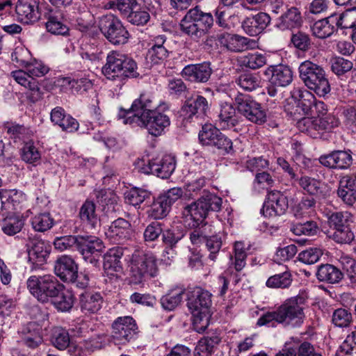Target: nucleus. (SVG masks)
I'll return each mask as SVG.
<instances>
[{
  "label": "nucleus",
  "mask_w": 356,
  "mask_h": 356,
  "mask_svg": "<svg viewBox=\"0 0 356 356\" xmlns=\"http://www.w3.org/2000/svg\"><path fill=\"white\" fill-rule=\"evenodd\" d=\"M292 281L293 278L291 272L286 270L284 272L268 277L266 285L271 289H287L291 285Z\"/></svg>",
  "instance_id": "3c124183"
},
{
  "label": "nucleus",
  "mask_w": 356,
  "mask_h": 356,
  "mask_svg": "<svg viewBox=\"0 0 356 356\" xmlns=\"http://www.w3.org/2000/svg\"><path fill=\"white\" fill-rule=\"evenodd\" d=\"M337 195L348 206L356 202V175H347L341 178Z\"/></svg>",
  "instance_id": "2f4dec72"
},
{
  "label": "nucleus",
  "mask_w": 356,
  "mask_h": 356,
  "mask_svg": "<svg viewBox=\"0 0 356 356\" xmlns=\"http://www.w3.org/2000/svg\"><path fill=\"white\" fill-rule=\"evenodd\" d=\"M323 254L320 248H309L301 251L298 256V261L308 265L314 264L319 261Z\"/></svg>",
  "instance_id": "774afa93"
},
{
  "label": "nucleus",
  "mask_w": 356,
  "mask_h": 356,
  "mask_svg": "<svg viewBox=\"0 0 356 356\" xmlns=\"http://www.w3.org/2000/svg\"><path fill=\"white\" fill-rule=\"evenodd\" d=\"M211 296L200 287H195L188 294L187 305L192 314L193 328L197 332H204L209 324Z\"/></svg>",
  "instance_id": "7ed1b4c3"
},
{
  "label": "nucleus",
  "mask_w": 356,
  "mask_h": 356,
  "mask_svg": "<svg viewBox=\"0 0 356 356\" xmlns=\"http://www.w3.org/2000/svg\"><path fill=\"white\" fill-rule=\"evenodd\" d=\"M220 341V339L218 336L203 337L198 341L193 356H211L214 347Z\"/></svg>",
  "instance_id": "de8ad7c7"
},
{
  "label": "nucleus",
  "mask_w": 356,
  "mask_h": 356,
  "mask_svg": "<svg viewBox=\"0 0 356 356\" xmlns=\"http://www.w3.org/2000/svg\"><path fill=\"white\" fill-rule=\"evenodd\" d=\"M274 184L275 180L270 173L264 171L257 172L252 182V191L256 193H261L273 187Z\"/></svg>",
  "instance_id": "864d4df0"
},
{
  "label": "nucleus",
  "mask_w": 356,
  "mask_h": 356,
  "mask_svg": "<svg viewBox=\"0 0 356 356\" xmlns=\"http://www.w3.org/2000/svg\"><path fill=\"white\" fill-rule=\"evenodd\" d=\"M198 139L202 145L216 148L224 155H233L235 152L232 140L211 124L202 125Z\"/></svg>",
  "instance_id": "9d476101"
},
{
  "label": "nucleus",
  "mask_w": 356,
  "mask_h": 356,
  "mask_svg": "<svg viewBox=\"0 0 356 356\" xmlns=\"http://www.w3.org/2000/svg\"><path fill=\"white\" fill-rule=\"evenodd\" d=\"M292 97L297 102V107L304 115H313V106L315 103L314 95L305 88H295L292 91Z\"/></svg>",
  "instance_id": "58836bf2"
},
{
  "label": "nucleus",
  "mask_w": 356,
  "mask_h": 356,
  "mask_svg": "<svg viewBox=\"0 0 356 356\" xmlns=\"http://www.w3.org/2000/svg\"><path fill=\"white\" fill-rule=\"evenodd\" d=\"M213 24V17L209 13H204L198 7L190 9L179 23L182 35L199 42L209 33Z\"/></svg>",
  "instance_id": "39448f33"
},
{
  "label": "nucleus",
  "mask_w": 356,
  "mask_h": 356,
  "mask_svg": "<svg viewBox=\"0 0 356 356\" xmlns=\"http://www.w3.org/2000/svg\"><path fill=\"white\" fill-rule=\"evenodd\" d=\"M210 107L207 99L199 95L187 99L181 108V115L184 120H191L194 117L203 118L207 115Z\"/></svg>",
  "instance_id": "412c9836"
},
{
  "label": "nucleus",
  "mask_w": 356,
  "mask_h": 356,
  "mask_svg": "<svg viewBox=\"0 0 356 356\" xmlns=\"http://www.w3.org/2000/svg\"><path fill=\"white\" fill-rule=\"evenodd\" d=\"M236 83L243 90L252 92L261 86V77L257 74L245 73L241 74Z\"/></svg>",
  "instance_id": "603ef678"
},
{
  "label": "nucleus",
  "mask_w": 356,
  "mask_h": 356,
  "mask_svg": "<svg viewBox=\"0 0 356 356\" xmlns=\"http://www.w3.org/2000/svg\"><path fill=\"white\" fill-rule=\"evenodd\" d=\"M290 44L296 49L306 52L311 48L312 40L309 34L302 31H297L291 33Z\"/></svg>",
  "instance_id": "6e6d98bb"
},
{
  "label": "nucleus",
  "mask_w": 356,
  "mask_h": 356,
  "mask_svg": "<svg viewBox=\"0 0 356 356\" xmlns=\"http://www.w3.org/2000/svg\"><path fill=\"white\" fill-rule=\"evenodd\" d=\"M353 222V216L348 211H336L327 218L329 227L332 230L350 225Z\"/></svg>",
  "instance_id": "5fc2aeb1"
},
{
  "label": "nucleus",
  "mask_w": 356,
  "mask_h": 356,
  "mask_svg": "<svg viewBox=\"0 0 356 356\" xmlns=\"http://www.w3.org/2000/svg\"><path fill=\"white\" fill-rule=\"evenodd\" d=\"M105 246L98 237L92 235H79L76 250L87 263L95 267L99 266V259Z\"/></svg>",
  "instance_id": "4468645a"
},
{
  "label": "nucleus",
  "mask_w": 356,
  "mask_h": 356,
  "mask_svg": "<svg viewBox=\"0 0 356 356\" xmlns=\"http://www.w3.org/2000/svg\"><path fill=\"white\" fill-rule=\"evenodd\" d=\"M54 272L63 281L70 282L76 278L78 265L72 257L68 255H63L56 261Z\"/></svg>",
  "instance_id": "473e14b6"
},
{
  "label": "nucleus",
  "mask_w": 356,
  "mask_h": 356,
  "mask_svg": "<svg viewBox=\"0 0 356 356\" xmlns=\"http://www.w3.org/2000/svg\"><path fill=\"white\" fill-rule=\"evenodd\" d=\"M55 223L54 219L48 212L38 213L30 219L33 229L38 232H44L49 230Z\"/></svg>",
  "instance_id": "49530a36"
},
{
  "label": "nucleus",
  "mask_w": 356,
  "mask_h": 356,
  "mask_svg": "<svg viewBox=\"0 0 356 356\" xmlns=\"http://www.w3.org/2000/svg\"><path fill=\"white\" fill-rule=\"evenodd\" d=\"M51 341L57 349H66L70 343V337L67 330L63 327H56L53 331Z\"/></svg>",
  "instance_id": "e2e57ef3"
},
{
  "label": "nucleus",
  "mask_w": 356,
  "mask_h": 356,
  "mask_svg": "<svg viewBox=\"0 0 356 356\" xmlns=\"http://www.w3.org/2000/svg\"><path fill=\"white\" fill-rule=\"evenodd\" d=\"M298 184L300 188L310 195H317L321 193L322 183L317 179L309 176H302L298 179Z\"/></svg>",
  "instance_id": "680f3d73"
},
{
  "label": "nucleus",
  "mask_w": 356,
  "mask_h": 356,
  "mask_svg": "<svg viewBox=\"0 0 356 356\" xmlns=\"http://www.w3.org/2000/svg\"><path fill=\"white\" fill-rule=\"evenodd\" d=\"M222 200L213 193L205 192L197 201L186 205L182 216L186 226L196 228L202 225H208L205 219L210 211H218L221 209Z\"/></svg>",
  "instance_id": "f03ea898"
},
{
  "label": "nucleus",
  "mask_w": 356,
  "mask_h": 356,
  "mask_svg": "<svg viewBox=\"0 0 356 356\" xmlns=\"http://www.w3.org/2000/svg\"><path fill=\"white\" fill-rule=\"evenodd\" d=\"M352 322L353 315L348 309L338 308L334 310L332 315V323L335 327H348Z\"/></svg>",
  "instance_id": "13d9d810"
},
{
  "label": "nucleus",
  "mask_w": 356,
  "mask_h": 356,
  "mask_svg": "<svg viewBox=\"0 0 356 356\" xmlns=\"http://www.w3.org/2000/svg\"><path fill=\"white\" fill-rule=\"evenodd\" d=\"M316 202L313 197H302L295 207L294 212L296 216H311L315 213Z\"/></svg>",
  "instance_id": "bf43d9fd"
},
{
  "label": "nucleus",
  "mask_w": 356,
  "mask_h": 356,
  "mask_svg": "<svg viewBox=\"0 0 356 356\" xmlns=\"http://www.w3.org/2000/svg\"><path fill=\"white\" fill-rule=\"evenodd\" d=\"M183 195L181 188L175 187L161 194L149 206L148 216L155 220L163 219L169 213L172 205Z\"/></svg>",
  "instance_id": "2eb2a0df"
},
{
  "label": "nucleus",
  "mask_w": 356,
  "mask_h": 356,
  "mask_svg": "<svg viewBox=\"0 0 356 356\" xmlns=\"http://www.w3.org/2000/svg\"><path fill=\"white\" fill-rule=\"evenodd\" d=\"M31 58L29 50L22 44L17 46L11 54L12 61L18 67H26L31 60Z\"/></svg>",
  "instance_id": "69168bd1"
},
{
  "label": "nucleus",
  "mask_w": 356,
  "mask_h": 356,
  "mask_svg": "<svg viewBox=\"0 0 356 356\" xmlns=\"http://www.w3.org/2000/svg\"><path fill=\"white\" fill-rule=\"evenodd\" d=\"M41 19L45 20L47 31L54 35H67L69 28L63 20V13L61 10L49 5H44L40 10Z\"/></svg>",
  "instance_id": "a211bd4d"
},
{
  "label": "nucleus",
  "mask_w": 356,
  "mask_h": 356,
  "mask_svg": "<svg viewBox=\"0 0 356 356\" xmlns=\"http://www.w3.org/2000/svg\"><path fill=\"white\" fill-rule=\"evenodd\" d=\"M130 282L139 284L158 273L157 259L152 252L135 251L130 260Z\"/></svg>",
  "instance_id": "0eeeda50"
},
{
  "label": "nucleus",
  "mask_w": 356,
  "mask_h": 356,
  "mask_svg": "<svg viewBox=\"0 0 356 356\" xmlns=\"http://www.w3.org/2000/svg\"><path fill=\"white\" fill-rule=\"evenodd\" d=\"M0 200L1 209L11 211H17L22 209L26 201V195L22 191L17 190H0Z\"/></svg>",
  "instance_id": "c85d7f7f"
},
{
  "label": "nucleus",
  "mask_w": 356,
  "mask_h": 356,
  "mask_svg": "<svg viewBox=\"0 0 356 356\" xmlns=\"http://www.w3.org/2000/svg\"><path fill=\"white\" fill-rule=\"evenodd\" d=\"M24 226V220L15 212L8 213L1 222V228L3 234L12 236L19 233Z\"/></svg>",
  "instance_id": "a19ab883"
},
{
  "label": "nucleus",
  "mask_w": 356,
  "mask_h": 356,
  "mask_svg": "<svg viewBox=\"0 0 356 356\" xmlns=\"http://www.w3.org/2000/svg\"><path fill=\"white\" fill-rule=\"evenodd\" d=\"M238 122L236 109L233 105L226 102H221L218 120H216L217 124L221 129H230L234 128Z\"/></svg>",
  "instance_id": "4c0bfd02"
},
{
  "label": "nucleus",
  "mask_w": 356,
  "mask_h": 356,
  "mask_svg": "<svg viewBox=\"0 0 356 356\" xmlns=\"http://www.w3.org/2000/svg\"><path fill=\"white\" fill-rule=\"evenodd\" d=\"M266 63V56L260 53H249L241 59V65L252 70L263 67Z\"/></svg>",
  "instance_id": "0e129e2a"
},
{
  "label": "nucleus",
  "mask_w": 356,
  "mask_h": 356,
  "mask_svg": "<svg viewBox=\"0 0 356 356\" xmlns=\"http://www.w3.org/2000/svg\"><path fill=\"white\" fill-rule=\"evenodd\" d=\"M269 76V81L273 86L286 87L293 79V73L291 67L285 65L269 66L265 71Z\"/></svg>",
  "instance_id": "a878e982"
},
{
  "label": "nucleus",
  "mask_w": 356,
  "mask_h": 356,
  "mask_svg": "<svg viewBox=\"0 0 356 356\" xmlns=\"http://www.w3.org/2000/svg\"><path fill=\"white\" fill-rule=\"evenodd\" d=\"M125 17L129 23L136 26H144L150 19L149 13L141 8L140 3H138V6L131 10Z\"/></svg>",
  "instance_id": "4d7b16f0"
},
{
  "label": "nucleus",
  "mask_w": 356,
  "mask_h": 356,
  "mask_svg": "<svg viewBox=\"0 0 356 356\" xmlns=\"http://www.w3.org/2000/svg\"><path fill=\"white\" fill-rule=\"evenodd\" d=\"M81 222L87 227L95 229L99 224V218L96 213V205L92 201L86 200L79 211Z\"/></svg>",
  "instance_id": "ea45409f"
},
{
  "label": "nucleus",
  "mask_w": 356,
  "mask_h": 356,
  "mask_svg": "<svg viewBox=\"0 0 356 356\" xmlns=\"http://www.w3.org/2000/svg\"><path fill=\"white\" fill-rule=\"evenodd\" d=\"M123 254V248L120 246L110 248L104 254L103 267L108 275L113 276L115 273H120L122 270L121 259Z\"/></svg>",
  "instance_id": "c9c22d12"
},
{
  "label": "nucleus",
  "mask_w": 356,
  "mask_h": 356,
  "mask_svg": "<svg viewBox=\"0 0 356 356\" xmlns=\"http://www.w3.org/2000/svg\"><path fill=\"white\" fill-rule=\"evenodd\" d=\"M138 329L132 316H119L112 323V340L117 345L126 344L136 339Z\"/></svg>",
  "instance_id": "dca6fc26"
},
{
  "label": "nucleus",
  "mask_w": 356,
  "mask_h": 356,
  "mask_svg": "<svg viewBox=\"0 0 356 356\" xmlns=\"http://www.w3.org/2000/svg\"><path fill=\"white\" fill-rule=\"evenodd\" d=\"M18 334L19 343L32 350L38 348L44 341L42 327L35 322L23 325Z\"/></svg>",
  "instance_id": "4be33fe9"
},
{
  "label": "nucleus",
  "mask_w": 356,
  "mask_h": 356,
  "mask_svg": "<svg viewBox=\"0 0 356 356\" xmlns=\"http://www.w3.org/2000/svg\"><path fill=\"white\" fill-rule=\"evenodd\" d=\"M74 300L72 291L65 289L63 285L62 290L51 300V302L58 311L66 312L73 307Z\"/></svg>",
  "instance_id": "37998d69"
},
{
  "label": "nucleus",
  "mask_w": 356,
  "mask_h": 356,
  "mask_svg": "<svg viewBox=\"0 0 356 356\" xmlns=\"http://www.w3.org/2000/svg\"><path fill=\"white\" fill-rule=\"evenodd\" d=\"M319 162L324 166L338 170H346L353 163L350 150H334L319 157Z\"/></svg>",
  "instance_id": "b1692460"
},
{
  "label": "nucleus",
  "mask_w": 356,
  "mask_h": 356,
  "mask_svg": "<svg viewBox=\"0 0 356 356\" xmlns=\"http://www.w3.org/2000/svg\"><path fill=\"white\" fill-rule=\"evenodd\" d=\"M302 17L299 8L295 6L286 8V10L275 20V27L284 31L299 28L302 24Z\"/></svg>",
  "instance_id": "cd10ccee"
},
{
  "label": "nucleus",
  "mask_w": 356,
  "mask_h": 356,
  "mask_svg": "<svg viewBox=\"0 0 356 356\" xmlns=\"http://www.w3.org/2000/svg\"><path fill=\"white\" fill-rule=\"evenodd\" d=\"M211 74L212 69L209 62L187 65L181 72L182 77L186 80L194 83L207 82Z\"/></svg>",
  "instance_id": "393cba45"
},
{
  "label": "nucleus",
  "mask_w": 356,
  "mask_h": 356,
  "mask_svg": "<svg viewBox=\"0 0 356 356\" xmlns=\"http://www.w3.org/2000/svg\"><path fill=\"white\" fill-rule=\"evenodd\" d=\"M29 292L43 303L51 300L62 290L63 284L52 275L30 276L26 281Z\"/></svg>",
  "instance_id": "1a4fd4ad"
},
{
  "label": "nucleus",
  "mask_w": 356,
  "mask_h": 356,
  "mask_svg": "<svg viewBox=\"0 0 356 356\" xmlns=\"http://www.w3.org/2000/svg\"><path fill=\"white\" fill-rule=\"evenodd\" d=\"M50 120L54 125H58L63 131L69 133L77 131L79 127L78 121L67 113L61 106H56L51 110Z\"/></svg>",
  "instance_id": "f704fd0d"
},
{
  "label": "nucleus",
  "mask_w": 356,
  "mask_h": 356,
  "mask_svg": "<svg viewBox=\"0 0 356 356\" xmlns=\"http://www.w3.org/2000/svg\"><path fill=\"white\" fill-rule=\"evenodd\" d=\"M339 124V119L332 114L316 118H302L297 122L298 129L313 138H321L323 133L331 131Z\"/></svg>",
  "instance_id": "f8f14e48"
},
{
  "label": "nucleus",
  "mask_w": 356,
  "mask_h": 356,
  "mask_svg": "<svg viewBox=\"0 0 356 356\" xmlns=\"http://www.w3.org/2000/svg\"><path fill=\"white\" fill-rule=\"evenodd\" d=\"M316 276L320 282L336 284L342 280L343 275L342 272L334 265L326 264L318 266Z\"/></svg>",
  "instance_id": "79ce46f5"
},
{
  "label": "nucleus",
  "mask_w": 356,
  "mask_h": 356,
  "mask_svg": "<svg viewBox=\"0 0 356 356\" xmlns=\"http://www.w3.org/2000/svg\"><path fill=\"white\" fill-rule=\"evenodd\" d=\"M28 261L31 264V270L40 268L49 254L48 246L45 242L31 234L27 239Z\"/></svg>",
  "instance_id": "6ab92c4d"
},
{
  "label": "nucleus",
  "mask_w": 356,
  "mask_h": 356,
  "mask_svg": "<svg viewBox=\"0 0 356 356\" xmlns=\"http://www.w3.org/2000/svg\"><path fill=\"white\" fill-rule=\"evenodd\" d=\"M238 111L248 120L261 124L266 122V115L260 103L250 96L238 93L235 97Z\"/></svg>",
  "instance_id": "f3484780"
},
{
  "label": "nucleus",
  "mask_w": 356,
  "mask_h": 356,
  "mask_svg": "<svg viewBox=\"0 0 356 356\" xmlns=\"http://www.w3.org/2000/svg\"><path fill=\"white\" fill-rule=\"evenodd\" d=\"M271 18L266 13L260 12L246 17L243 23V31L250 36H257L263 33L270 24Z\"/></svg>",
  "instance_id": "c756f323"
},
{
  "label": "nucleus",
  "mask_w": 356,
  "mask_h": 356,
  "mask_svg": "<svg viewBox=\"0 0 356 356\" xmlns=\"http://www.w3.org/2000/svg\"><path fill=\"white\" fill-rule=\"evenodd\" d=\"M332 238L340 244H350L355 239L350 224L332 230Z\"/></svg>",
  "instance_id": "338daca9"
},
{
  "label": "nucleus",
  "mask_w": 356,
  "mask_h": 356,
  "mask_svg": "<svg viewBox=\"0 0 356 356\" xmlns=\"http://www.w3.org/2000/svg\"><path fill=\"white\" fill-rule=\"evenodd\" d=\"M289 207L287 196L280 191L268 193L261 213L264 216L273 217L284 214Z\"/></svg>",
  "instance_id": "aec40b11"
},
{
  "label": "nucleus",
  "mask_w": 356,
  "mask_h": 356,
  "mask_svg": "<svg viewBox=\"0 0 356 356\" xmlns=\"http://www.w3.org/2000/svg\"><path fill=\"white\" fill-rule=\"evenodd\" d=\"M118 117L124 124L146 128L154 136L162 135L170 125V117L156 108L151 97L145 94L135 99L130 108H120Z\"/></svg>",
  "instance_id": "f257e3e1"
},
{
  "label": "nucleus",
  "mask_w": 356,
  "mask_h": 356,
  "mask_svg": "<svg viewBox=\"0 0 356 356\" xmlns=\"http://www.w3.org/2000/svg\"><path fill=\"white\" fill-rule=\"evenodd\" d=\"M307 299V293L305 291H300L297 296L285 300L277 307L281 324L292 327L301 326L305 318L304 306Z\"/></svg>",
  "instance_id": "6e6552de"
},
{
  "label": "nucleus",
  "mask_w": 356,
  "mask_h": 356,
  "mask_svg": "<svg viewBox=\"0 0 356 356\" xmlns=\"http://www.w3.org/2000/svg\"><path fill=\"white\" fill-rule=\"evenodd\" d=\"M124 197L127 204L137 207L145 202L149 201L152 194L145 189L132 187L124 192Z\"/></svg>",
  "instance_id": "a18cd8bd"
},
{
  "label": "nucleus",
  "mask_w": 356,
  "mask_h": 356,
  "mask_svg": "<svg viewBox=\"0 0 356 356\" xmlns=\"http://www.w3.org/2000/svg\"><path fill=\"white\" fill-rule=\"evenodd\" d=\"M43 6H39L33 0H18L15 6V11L21 21L26 24L33 23L41 18L40 10Z\"/></svg>",
  "instance_id": "7c9ffc66"
},
{
  "label": "nucleus",
  "mask_w": 356,
  "mask_h": 356,
  "mask_svg": "<svg viewBox=\"0 0 356 356\" xmlns=\"http://www.w3.org/2000/svg\"><path fill=\"white\" fill-rule=\"evenodd\" d=\"M19 152L22 161L28 164L36 165L41 159V152L33 140L24 141Z\"/></svg>",
  "instance_id": "c03bdc74"
},
{
  "label": "nucleus",
  "mask_w": 356,
  "mask_h": 356,
  "mask_svg": "<svg viewBox=\"0 0 356 356\" xmlns=\"http://www.w3.org/2000/svg\"><path fill=\"white\" fill-rule=\"evenodd\" d=\"M298 72L305 85L318 96L325 97L330 92V83L321 66L310 60H305L299 65Z\"/></svg>",
  "instance_id": "423d86ee"
},
{
  "label": "nucleus",
  "mask_w": 356,
  "mask_h": 356,
  "mask_svg": "<svg viewBox=\"0 0 356 356\" xmlns=\"http://www.w3.org/2000/svg\"><path fill=\"white\" fill-rule=\"evenodd\" d=\"M176 168L175 156L170 154H159L152 156L140 167V172L147 175H154L161 179H168Z\"/></svg>",
  "instance_id": "ddd939ff"
},
{
  "label": "nucleus",
  "mask_w": 356,
  "mask_h": 356,
  "mask_svg": "<svg viewBox=\"0 0 356 356\" xmlns=\"http://www.w3.org/2000/svg\"><path fill=\"white\" fill-rule=\"evenodd\" d=\"M136 61L118 51H112L106 56V63L102 67V73L110 80L122 81L128 78L139 76Z\"/></svg>",
  "instance_id": "20e7f679"
},
{
  "label": "nucleus",
  "mask_w": 356,
  "mask_h": 356,
  "mask_svg": "<svg viewBox=\"0 0 356 356\" xmlns=\"http://www.w3.org/2000/svg\"><path fill=\"white\" fill-rule=\"evenodd\" d=\"M79 307L86 315L97 313L102 308L103 298L99 293L85 291L79 295Z\"/></svg>",
  "instance_id": "e433bc0d"
},
{
  "label": "nucleus",
  "mask_w": 356,
  "mask_h": 356,
  "mask_svg": "<svg viewBox=\"0 0 356 356\" xmlns=\"http://www.w3.org/2000/svg\"><path fill=\"white\" fill-rule=\"evenodd\" d=\"M98 26L101 33L112 44L120 45L127 42L129 33L117 16L113 14L102 16Z\"/></svg>",
  "instance_id": "9b49d317"
},
{
  "label": "nucleus",
  "mask_w": 356,
  "mask_h": 356,
  "mask_svg": "<svg viewBox=\"0 0 356 356\" xmlns=\"http://www.w3.org/2000/svg\"><path fill=\"white\" fill-rule=\"evenodd\" d=\"M225 238V234L220 232L214 235H207L204 241L206 243L207 249L209 252L208 257L210 260L213 261H216Z\"/></svg>",
  "instance_id": "8fccbe9b"
},
{
  "label": "nucleus",
  "mask_w": 356,
  "mask_h": 356,
  "mask_svg": "<svg viewBox=\"0 0 356 356\" xmlns=\"http://www.w3.org/2000/svg\"><path fill=\"white\" fill-rule=\"evenodd\" d=\"M106 234L115 243H121L131 238L134 229L129 221L118 218L111 222Z\"/></svg>",
  "instance_id": "bb28decb"
},
{
  "label": "nucleus",
  "mask_w": 356,
  "mask_h": 356,
  "mask_svg": "<svg viewBox=\"0 0 356 356\" xmlns=\"http://www.w3.org/2000/svg\"><path fill=\"white\" fill-rule=\"evenodd\" d=\"M14 80L19 85L28 89L27 98L33 103L37 102L42 97V92L37 80L31 77L29 72L22 70L13 71L10 74Z\"/></svg>",
  "instance_id": "5701e85b"
},
{
  "label": "nucleus",
  "mask_w": 356,
  "mask_h": 356,
  "mask_svg": "<svg viewBox=\"0 0 356 356\" xmlns=\"http://www.w3.org/2000/svg\"><path fill=\"white\" fill-rule=\"evenodd\" d=\"M319 230L318 223L314 220H308L303 223L292 225L291 231L297 236H314Z\"/></svg>",
  "instance_id": "052dcab7"
},
{
  "label": "nucleus",
  "mask_w": 356,
  "mask_h": 356,
  "mask_svg": "<svg viewBox=\"0 0 356 356\" xmlns=\"http://www.w3.org/2000/svg\"><path fill=\"white\" fill-rule=\"evenodd\" d=\"M3 129L14 143L24 142L28 132L24 125L13 122H4Z\"/></svg>",
  "instance_id": "09e8293b"
},
{
  "label": "nucleus",
  "mask_w": 356,
  "mask_h": 356,
  "mask_svg": "<svg viewBox=\"0 0 356 356\" xmlns=\"http://www.w3.org/2000/svg\"><path fill=\"white\" fill-rule=\"evenodd\" d=\"M218 42L229 51L241 52L251 47L254 41L248 38L229 33H223L218 35Z\"/></svg>",
  "instance_id": "72a5a7b5"
}]
</instances>
